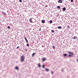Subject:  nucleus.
I'll return each mask as SVG.
<instances>
[{"mask_svg":"<svg viewBox=\"0 0 78 78\" xmlns=\"http://www.w3.org/2000/svg\"><path fill=\"white\" fill-rule=\"evenodd\" d=\"M69 55H68V56L69 57H72V56H73V52L70 51H69L68 52Z\"/></svg>","mask_w":78,"mask_h":78,"instance_id":"f257e3e1","label":"nucleus"},{"mask_svg":"<svg viewBox=\"0 0 78 78\" xmlns=\"http://www.w3.org/2000/svg\"><path fill=\"white\" fill-rule=\"evenodd\" d=\"M25 57H24V55H22L21 56V60L22 62H23L24 61V59Z\"/></svg>","mask_w":78,"mask_h":78,"instance_id":"f03ea898","label":"nucleus"},{"mask_svg":"<svg viewBox=\"0 0 78 78\" xmlns=\"http://www.w3.org/2000/svg\"><path fill=\"white\" fill-rule=\"evenodd\" d=\"M47 60V58H44L42 59V60L43 61V62H44L45 61H46Z\"/></svg>","mask_w":78,"mask_h":78,"instance_id":"7ed1b4c3","label":"nucleus"},{"mask_svg":"<svg viewBox=\"0 0 78 78\" xmlns=\"http://www.w3.org/2000/svg\"><path fill=\"white\" fill-rule=\"evenodd\" d=\"M25 39L27 42V43H28V40H27V38H26V37H24Z\"/></svg>","mask_w":78,"mask_h":78,"instance_id":"20e7f679","label":"nucleus"},{"mask_svg":"<svg viewBox=\"0 0 78 78\" xmlns=\"http://www.w3.org/2000/svg\"><path fill=\"white\" fill-rule=\"evenodd\" d=\"M55 28H58V29H62V27L61 26H59L58 27H56Z\"/></svg>","mask_w":78,"mask_h":78,"instance_id":"39448f33","label":"nucleus"},{"mask_svg":"<svg viewBox=\"0 0 78 78\" xmlns=\"http://www.w3.org/2000/svg\"><path fill=\"white\" fill-rule=\"evenodd\" d=\"M58 3H62V0H59L58 1Z\"/></svg>","mask_w":78,"mask_h":78,"instance_id":"423d86ee","label":"nucleus"},{"mask_svg":"<svg viewBox=\"0 0 78 78\" xmlns=\"http://www.w3.org/2000/svg\"><path fill=\"white\" fill-rule=\"evenodd\" d=\"M41 22H42L43 23H45V21L44 20H42Z\"/></svg>","mask_w":78,"mask_h":78,"instance_id":"0eeeda50","label":"nucleus"},{"mask_svg":"<svg viewBox=\"0 0 78 78\" xmlns=\"http://www.w3.org/2000/svg\"><path fill=\"white\" fill-rule=\"evenodd\" d=\"M15 69H16V70H19V68L17 66H16V68H15Z\"/></svg>","mask_w":78,"mask_h":78,"instance_id":"6e6552de","label":"nucleus"},{"mask_svg":"<svg viewBox=\"0 0 78 78\" xmlns=\"http://www.w3.org/2000/svg\"><path fill=\"white\" fill-rule=\"evenodd\" d=\"M29 21L30 22H31V23H32V22H33L32 21V19H30L29 20Z\"/></svg>","mask_w":78,"mask_h":78,"instance_id":"1a4fd4ad","label":"nucleus"},{"mask_svg":"<svg viewBox=\"0 0 78 78\" xmlns=\"http://www.w3.org/2000/svg\"><path fill=\"white\" fill-rule=\"evenodd\" d=\"M46 71V72H48L49 71V69L47 68H45Z\"/></svg>","mask_w":78,"mask_h":78,"instance_id":"9d476101","label":"nucleus"},{"mask_svg":"<svg viewBox=\"0 0 78 78\" xmlns=\"http://www.w3.org/2000/svg\"><path fill=\"white\" fill-rule=\"evenodd\" d=\"M53 22V21L52 20H50L49 21V23H52Z\"/></svg>","mask_w":78,"mask_h":78,"instance_id":"9b49d317","label":"nucleus"},{"mask_svg":"<svg viewBox=\"0 0 78 78\" xmlns=\"http://www.w3.org/2000/svg\"><path fill=\"white\" fill-rule=\"evenodd\" d=\"M63 11H66V9L65 8H63Z\"/></svg>","mask_w":78,"mask_h":78,"instance_id":"f8f14e48","label":"nucleus"},{"mask_svg":"<svg viewBox=\"0 0 78 78\" xmlns=\"http://www.w3.org/2000/svg\"><path fill=\"white\" fill-rule=\"evenodd\" d=\"M76 38H77V37L76 36H75L73 37L74 39H76Z\"/></svg>","mask_w":78,"mask_h":78,"instance_id":"ddd939ff","label":"nucleus"},{"mask_svg":"<svg viewBox=\"0 0 78 78\" xmlns=\"http://www.w3.org/2000/svg\"><path fill=\"white\" fill-rule=\"evenodd\" d=\"M38 66L40 67V68L41 67V64L40 63L38 64Z\"/></svg>","mask_w":78,"mask_h":78,"instance_id":"4468645a","label":"nucleus"},{"mask_svg":"<svg viewBox=\"0 0 78 78\" xmlns=\"http://www.w3.org/2000/svg\"><path fill=\"white\" fill-rule=\"evenodd\" d=\"M57 8L58 9H60V7L59 6H57Z\"/></svg>","mask_w":78,"mask_h":78,"instance_id":"2eb2a0df","label":"nucleus"},{"mask_svg":"<svg viewBox=\"0 0 78 78\" xmlns=\"http://www.w3.org/2000/svg\"><path fill=\"white\" fill-rule=\"evenodd\" d=\"M8 29H10V27H9V26H8Z\"/></svg>","mask_w":78,"mask_h":78,"instance_id":"dca6fc26","label":"nucleus"},{"mask_svg":"<svg viewBox=\"0 0 78 78\" xmlns=\"http://www.w3.org/2000/svg\"><path fill=\"white\" fill-rule=\"evenodd\" d=\"M51 32L52 33H54V30H51Z\"/></svg>","mask_w":78,"mask_h":78,"instance_id":"f3484780","label":"nucleus"},{"mask_svg":"<svg viewBox=\"0 0 78 78\" xmlns=\"http://www.w3.org/2000/svg\"><path fill=\"white\" fill-rule=\"evenodd\" d=\"M67 54H64V56H67Z\"/></svg>","mask_w":78,"mask_h":78,"instance_id":"a211bd4d","label":"nucleus"},{"mask_svg":"<svg viewBox=\"0 0 78 78\" xmlns=\"http://www.w3.org/2000/svg\"><path fill=\"white\" fill-rule=\"evenodd\" d=\"M34 53L32 54V56H34Z\"/></svg>","mask_w":78,"mask_h":78,"instance_id":"6ab92c4d","label":"nucleus"},{"mask_svg":"<svg viewBox=\"0 0 78 78\" xmlns=\"http://www.w3.org/2000/svg\"><path fill=\"white\" fill-rule=\"evenodd\" d=\"M42 67L43 68H45V67L44 66V65H42Z\"/></svg>","mask_w":78,"mask_h":78,"instance_id":"aec40b11","label":"nucleus"},{"mask_svg":"<svg viewBox=\"0 0 78 78\" xmlns=\"http://www.w3.org/2000/svg\"><path fill=\"white\" fill-rule=\"evenodd\" d=\"M52 48H55V46H52Z\"/></svg>","mask_w":78,"mask_h":78,"instance_id":"412c9836","label":"nucleus"},{"mask_svg":"<svg viewBox=\"0 0 78 78\" xmlns=\"http://www.w3.org/2000/svg\"><path fill=\"white\" fill-rule=\"evenodd\" d=\"M27 47H28L29 46V44H27Z\"/></svg>","mask_w":78,"mask_h":78,"instance_id":"4be33fe9","label":"nucleus"},{"mask_svg":"<svg viewBox=\"0 0 78 78\" xmlns=\"http://www.w3.org/2000/svg\"><path fill=\"white\" fill-rule=\"evenodd\" d=\"M71 2H73V0H71Z\"/></svg>","mask_w":78,"mask_h":78,"instance_id":"5701e85b","label":"nucleus"},{"mask_svg":"<svg viewBox=\"0 0 78 78\" xmlns=\"http://www.w3.org/2000/svg\"><path fill=\"white\" fill-rule=\"evenodd\" d=\"M19 2H22V0H19Z\"/></svg>","mask_w":78,"mask_h":78,"instance_id":"b1692460","label":"nucleus"},{"mask_svg":"<svg viewBox=\"0 0 78 78\" xmlns=\"http://www.w3.org/2000/svg\"><path fill=\"white\" fill-rule=\"evenodd\" d=\"M51 74L53 75V72L52 71L51 72Z\"/></svg>","mask_w":78,"mask_h":78,"instance_id":"393cba45","label":"nucleus"},{"mask_svg":"<svg viewBox=\"0 0 78 78\" xmlns=\"http://www.w3.org/2000/svg\"><path fill=\"white\" fill-rule=\"evenodd\" d=\"M25 51H27V49H25Z\"/></svg>","mask_w":78,"mask_h":78,"instance_id":"a878e982","label":"nucleus"},{"mask_svg":"<svg viewBox=\"0 0 78 78\" xmlns=\"http://www.w3.org/2000/svg\"><path fill=\"white\" fill-rule=\"evenodd\" d=\"M4 14H5V15H6V13H4Z\"/></svg>","mask_w":78,"mask_h":78,"instance_id":"bb28decb","label":"nucleus"},{"mask_svg":"<svg viewBox=\"0 0 78 78\" xmlns=\"http://www.w3.org/2000/svg\"><path fill=\"white\" fill-rule=\"evenodd\" d=\"M41 28H40V29H39V31H41Z\"/></svg>","mask_w":78,"mask_h":78,"instance_id":"cd10ccee","label":"nucleus"},{"mask_svg":"<svg viewBox=\"0 0 78 78\" xmlns=\"http://www.w3.org/2000/svg\"><path fill=\"white\" fill-rule=\"evenodd\" d=\"M19 47V46H18L16 48H18Z\"/></svg>","mask_w":78,"mask_h":78,"instance_id":"c85d7f7f","label":"nucleus"},{"mask_svg":"<svg viewBox=\"0 0 78 78\" xmlns=\"http://www.w3.org/2000/svg\"><path fill=\"white\" fill-rule=\"evenodd\" d=\"M54 25H56V24H54Z\"/></svg>","mask_w":78,"mask_h":78,"instance_id":"c756f323","label":"nucleus"},{"mask_svg":"<svg viewBox=\"0 0 78 78\" xmlns=\"http://www.w3.org/2000/svg\"><path fill=\"white\" fill-rule=\"evenodd\" d=\"M46 6H47V5H46Z\"/></svg>","mask_w":78,"mask_h":78,"instance_id":"7c9ffc66","label":"nucleus"}]
</instances>
